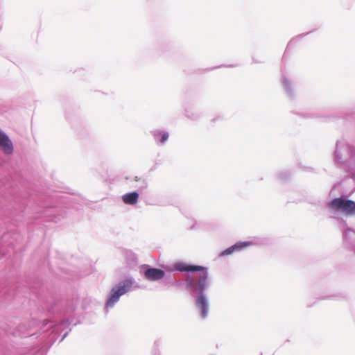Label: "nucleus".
Here are the masks:
<instances>
[{"instance_id": "obj_1", "label": "nucleus", "mask_w": 355, "mask_h": 355, "mask_svg": "<svg viewBox=\"0 0 355 355\" xmlns=\"http://www.w3.org/2000/svg\"><path fill=\"white\" fill-rule=\"evenodd\" d=\"M72 321L69 315L56 322L44 320L39 331L34 333H31V330L38 324V321L35 318L29 322H21L15 328L6 324L1 329L7 336L23 337L26 340L23 343L26 346H11L5 351L4 355H44L46 348L58 338Z\"/></svg>"}, {"instance_id": "obj_2", "label": "nucleus", "mask_w": 355, "mask_h": 355, "mask_svg": "<svg viewBox=\"0 0 355 355\" xmlns=\"http://www.w3.org/2000/svg\"><path fill=\"white\" fill-rule=\"evenodd\" d=\"M169 272L178 271L180 272H198L197 278L193 275L187 274L184 276V284L185 289L194 299V304L200 319L205 320L209 313V302L206 290L211 286L209 278L208 268L202 266L178 261L172 266H164Z\"/></svg>"}, {"instance_id": "obj_3", "label": "nucleus", "mask_w": 355, "mask_h": 355, "mask_svg": "<svg viewBox=\"0 0 355 355\" xmlns=\"http://www.w3.org/2000/svg\"><path fill=\"white\" fill-rule=\"evenodd\" d=\"M333 160L336 166L347 173L355 182V147L344 141H337Z\"/></svg>"}, {"instance_id": "obj_4", "label": "nucleus", "mask_w": 355, "mask_h": 355, "mask_svg": "<svg viewBox=\"0 0 355 355\" xmlns=\"http://www.w3.org/2000/svg\"><path fill=\"white\" fill-rule=\"evenodd\" d=\"M132 288H138L139 286L131 275L125 276L124 279L114 285L107 295L105 304L106 313L116 305L122 295L130 292Z\"/></svg>"}, {"instance_id": "obj_5", "label": "nucleus", "mask_w": 355, "mask_h": 355, "mask_svg": "<svg viewBox=\"0 0 355 355\" xmlns=\"http://www.w3.org/2000/svg\"><path fill=\"white\" fill-rule=\"evenodd\" d=\"M327 207L337 211H342L347 217L355 216V201L344 196L335 198L327 202Z\"/></svg>"}, {"instance_id": "obj_6", "label": "nucleus", "mask_w": 355, "mask_h": 355, "mask_svg": "<svg viewBox=\"0 0 355 355\" xmlns=\"http://www.w3.org/2000/svg\"><path fill=\"white\" fill-rule=\"evenodd\" d=\"M167 265H162V268L153 267L148 264H142L140 266V273L143 275L144 279L149 282H158L162 280L165 277L164 266ZM168 272H170L168 271Z\"/></svg>"}, {"instance_id": "obj_7", "label": "nucleus", "mask_w": 355, "mask_h": 355, "mask_svg": "<svg viewBox=\"0 0 355 355\" xmlns=\"http://www.w3.org/2000/svg\"><path fill=\"white\" fill-rule=\"evenodd\" d=\"M343 241L346 248L355 252V230L352 228L343 230Z\"/></svg>"}, {"instance_id": "obj_8", "label": "nucleus", "mask_w": 355, "mask_h": 355, "mask_svg": "<svg viewBox=\"0 0 355 355\" xmlns=\"http://www.w3.org/2000/svg\"><path fill=\"white\" fill-rule=\"evenodd\" d=\"M252 244L250 241H239L236 242L235 244L232 246L226 248L220 252V257H225L233 254L235 252H240L243 249L250 246Z\"/></svg>"}, {"instance_id": "obj_9", "label": "nucleus", "mask_w": 355, "mask_h": 355, "mask_svg": "<svg viewBox=\"0 0 355 355\" xmlns=\"http://www.w3.org/2000/svg\"><path fill=\"white\" fill-rule=\"evenodd\" d=\"M0 148L6 155H11L13 153V144L8 136L0 130Z\"/></svg>"}, {"instance_id": "obj_10", "label": "nucleus", "mask_w": 355, "mask_h": 355, "mask_svg": "<svg viewBox=\"0 0 355 355\" xmlns=\"http://www.w3.org/2000/svg\"><path fill=\"white\" fill-rule=\"evenodd\" d=\"M281 83L287 97L291 101L294 100L295 98V92L293 82L284 75H282Z\"/></svg>"}, {"instance_id": "obj_11", "label": "nucleus", "mask_w": 355, "mask_h": 355, "mask_svg": "<svg viewBox=\"0 0 355 355\" xmlns=\"http://www.w3.org/2000/svg\"><path fill=\"white\" fill-rule=\"evenodd\" d=\"M292 112L302 118L306 119L320 118L321 116L316 113L314 110H309L306 108H298L292 110Z\"/></svg>"}, {"instance_id": "obj_12", "label": "nucleus", "mask_w": 355, "mask_h": 355, "mask_svg": "<svg viewBox=\"0 0 355 355\" xmlns=\"http://www.w3.org/2000/svg\"><path fill=\"white\" fill-rule=\"evenodd\" d=\"M155 141L159 145H164L169 137V133L167 131L161 130H154L151 131Z\"/></svg>"}, {"instance_id": "obj_13", "label": "nucleus", "mask_w": 355, "mask_h": 355, "mask_svg": "<svg viewBox=\"0 0 355 355\" xmlns=\"http://www.w3.org/2000/svg\"><path fill=\"white\" fill-rule=\"evenodd\" d=\"M139 197V194L137 191H132L124 194L122 200L125 204L133 205L138 202Z\"/></svg>"}, {"instance_id": "obj_14", "label": "nucleus", "mask_w": 355, "mask_h": 355, "mask_svg": "<svg viewBox=\"0 0 355 355\" xmlns=\"http://www.w3.org/2000/svg\"><path fill=\"white\" fill-rule=\"evenodd\" d=\"M123 257L128 266H135L137 264L138 258L133 251L130 250H125L123 252Z\"/></svg>"}, {"instance_id": "obj_15", "label": "nucleus", "mask_w": 355, "mask_h": 355, "mask_svg": "<svg viewBox=\"0 0 355 355\" xmlns=\"http://www.w3.org/2000/svg\"><path fill=\"white\" fill-rule=\"evenodd\" d=\"M309 33H306L305 34H300L294 37H293L288 43L286 49L285 50L284 54L288 51V49L294 46L298 42L302 40L306 35H307ZM285 55H284V56Z\"/></svg>"}, {"instance_id": "obj_16", "label": "nucleus", "mask_w": 355, "mask_h": 355, "mask_svg": "<svg viewBox=\"0 0 355 355\" xmlns=\"http://www.w3.org/2000/svg\"><path fill=\"white\" fill-rule=\"evenodd\" d=\"M185 116L191 121H198L200 119V114L193 110L187 109L185 110Z\"/></svg>"}, {"instance_id": "obj_17", "label": "nucleus", "mask_w": 355, "mask_h": 355, "mask_svg": "<svg viewBox=\"0 0 355 355\" xmlns=\"http://www.w3.org/2000/svg\"><path fill=\"white\" fill-rule=\"evenodd\" d=\"M292 176V172L288 170H285L278 173V178L281 180H288Z\"/></svg>"}, {"instance_id": "obj_18", "label": "nucleus", "mask_w": 355, "mask_h": 355, "mask_svg": "<svg viewBox=\"0 0 355 355\" xmlns=\"http://www.w3.org/2000/svg\"><path fill=\"white\" fill-rule=\"evenodd\" d=\"M174 279L175 277H173L171 275L165 274V277L162 279V282L165 286L170 288L173 285Z\"/></svg>"}, {"instance_id": "obj_19", "label": "nucleus", "mask_w": 355, "mask_h": 355, "mask_svg": "<svg viewBox=\"0 0 355 355\" xmlns=\"http://www.w3.org/2000/svg\"><path fill=\"white\" fill-rule=\"evenodd\" d=\"M184 278L183 279H176L175 278L171 287H179L182 285H183L184 286Z\"/></svg>"}, {"instance_id": "obj_20", "label": "nucleus", "mask_w": 355, "mask_h": 355, "mask_svg": "<svg viewBox=\"0 0 355 355\" xmlns=\"http://www.w3.org/2000/svg\"><path fill=\"white\" fill-rule=\"evenodd\" d=\"M337 220L338 221V223L340 224V225L342 226V228H343V230H344L345 229H347V228H349L348 227V225H347V223L345 220H344L343 218H337Z\"/></svg>"}, {"instance_id": "obj_21", "label": "nucleus", "mask_w": 355, "mask_h": 355, "mask_svg": "<svg viewBox=\"0 0 355 355\" xmlns=\"http://www.w3.org/2000/svg\"><path fill=\"white\" fill-rule=\"evenodd\" d=\"M135 180L136 181H139V180H141V178H138V177H135ZM148 186V184L146 182V181L144 180V179H142V185L140 187L141 189H146Z\"/></svg>"}, {"instance_id": "obj_22", "label": "nucleus", "mask_w": 355, "mask_h": 355, "mask_svg": "<svg viewBox=\"0 0 355 355\" xmlns=\"http://www.w3.org/2000/svg\"><path fill=\"white\" fill-rule=\"evenodd\" d=\"M71 329H69L65 332H64L62 336L61 337V338L60 340V343H61L67 337V336L68 335L69 331H71Z\"/></svg>"}, {"instance_id": "obj_23", "label": "nucleus", "mask_w": 355, "mask_h": 355, "mask_svg": "<svg viewBox=\"0 0 355 355\" xmlns=\"http://www.w3.org/2000/svg\"><path fill=\"white\" fill-rule=\"evenodd\" d=\"M58 304H54L53 306H51V307L48 310L49 312H51V313H55V311H57V307H58Z\"/></svg>"}, {"instance_id": "obj_24", "label": "nucleus", "mask_w": 355, "mask_h": 355, "mask_svg": "<svg viewBox=\"0 0 355 355\" xmlns=\"http://www.w3.org/2000/svg\"><path fill=\"white\" fill-rule=\"evenodd\" d=\"M310 203L315 206H320L321 205L320 200H315L313 202H310Z\"/></svg>"}, {"instance_id": "obj_25", "label": "nucleus", "mask_w": 355, "mask_h": 355, "mask_svg": "<svg viewBox=\"0 0 355 355\" xmlns=\"http://www.w3.org/2000/svg\"><path fill=\"white\" fill-rule=\"evenodd\" d=\"M75 311V307L73 306H71L69 310H67L66 313H64V315H67V313L70 312H73Z\"/></svg>"}, {"instance_id": "obj_26", "label": "nucleus", "mask_w": 355, "mask_h": 355, "mask_svg": "<svg viewBox=\"0 0 355 355\" xmlns=\"http://www.w3.org/2000/svg\"><path fill=\"white\" fill-rule=\"evenodd\" d=\"M253 63H262L263 61L259 60V59H256L254 57L252 58Z\"/></svg>"}, {"instance_id": "obj_27", "label": "nucleus", "mask_w": 355, "mask_h": 355, "mask_svg": "<svg viewBox=\"0 0 355 355\" xmlns=\"http://www.w3.org/2000/svg\"><path fill=\"white\" fill-rule=\"evenodd\" d=\"M74 128H75V130L76 131V132L78 134V135H80L81 134V130H80V128L77 126H74Z\"/></svg>"}, {"instance_id": "obj_28", "label": "nucleus", "mask_w": 355, "mask_h": 355, "mask_svg": "<svg viewBox=\"0 0 355 355\" xmlns=\"http://www.w3.org/2000/svg\"><path fill=\"white\" fill-rule=\"evenodd\" d=\"M83 130H84L85 133L86 134L87 133V129L85 128V127L83 128Z\"/></svg>"}, {"instance_id": "obj_29", "label": "nucleus", "mask_w": 355, "mask_h": 355, "mask_svg": "<svg viewBox=\"0 0 355 355\" xmlns=\"http://www.w3.org/2000/svg\"><path fill=\"white\" fill-rule=\"evenodd\" d=\"M308 169H309V170H311V169H312V168H311V167H308V168H307V170H308Z\"/></svg>"}, {"instance_id": "obj_30", "label": "nucleus", "mask_w": 355, "mask_h": 355, "mask_svg": "<svg viewBox=\"0 0 355 355\" xmlns=\"http://www.w3.org/2000/svg\"><path fill=\"white\" fill-rule=\"evenodd\" d=\"M54 220H55V223H57V222H58V220H56V217H55Z\"/></svg>"}, {"instance_id": "obj_31", "label": "nucleus", "mask_w": 355, "mask_h": 355, "mask_svg": "<svg viewBox=\"0 0 355 355\" xmlns=\"http://www.w3.org/2000/svg\"><path fill=\"white\" fill-rule=\"evenodd\" d=\"M157 354V349H155V354Z\"/></svg>"}]
</instances>
